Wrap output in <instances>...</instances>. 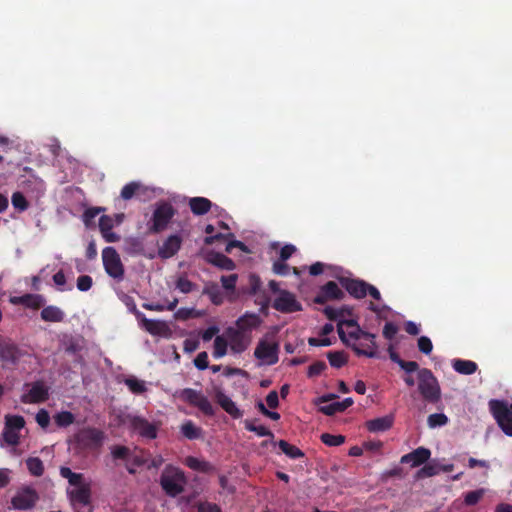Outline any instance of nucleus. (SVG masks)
Listing matches in <instances>:
<instances>
[{
	"instance_id": "nucleus-1",
	"label": "nucleus",
	"mask_w": 512,
	"mask_h": 512,
	"mask_svg": "<svg viewBox=\"0 0 512 512\" xmlns=\"http://www.w3.org/2000/svg\"><path fill=\"white\" fill-rule=\"evenodd\" d=\"M337 332L342 343L351 347L357 356H378L375 334L363 331L356 320H339Z\"/></svg>"
},
{
	"instance_id": "nucleus-2",
	"label": "nucleus",
	"mask_w": 512,
	"mask_h": 512,
	"mask_svg": "<svg viewBox=\"0 0 512 512\" xmlns=\"http://www.w3.org/2000/svg\"><path fill=\"white\" fill-rule=\"evenodd\" d=\"M187 478L183 470L167 465L160 475V485L166 495L176 497L184 492Z\"/></svg>"
},
{
	"instance_id": "nucleus-3",
	"label": "nucleus",
	"mask_w": 512,
	"mask_h": 512,
	"mask_svg": "<svg viewBox=\"0 0 512 512\" xmlns=\"http://www.w3.org/2000/svg\"><path fill=\"white\" fill-rule=\"evenodd\" d=\"M418 391L423 399L432 404H436L441 400V388L437 378L432 371L422 368L418 371Z\"/></svg>"
},
{
	"instance_id": "nucleus-4",
	"label": "nucleus",
	"mask_w": 512,
	"mask_h": 512,
	"mask_svg": "<svg viewBox=\"0 0 512 512\" xmlns=\"http://www.w3.org/2000/svg\"><path fill=\"white\" fill-rule=\"evenodd\" d=\"M106 439L105 432L95 427H84L74 435L76 446L82 451H98Z\"/></svg>"
},
{
	"instance_id": "nucleus-5",
	"label": "nucleus",
	"mask_w": 512,
	"mask_h": 512,
	"mask_svg": "<svg viewBox=\"0 0 512 512\" xmlns=\"http://www.w3.org/2000/svg\"><path fill=\"white\" fill-rule=\"evenodd\" d=\"M261 287L262 281L260 277L251 273L248 276L247 283L239 287L238 293L240 295L256 296L255 303L260 306L261 312H265L268 309L270 298Z\"/></svg>"
},
{
	"instance_id": "nucleus-6",
	"label": "nucleus",
	"mask_w": 512,
	"mask_h": 512,
	"mask_svg": "<svg viewBox=\"0 0 512 512\" xmlns=\"http://www.w3.org/2000/svg\"><path fill=\"white\" fill-rule=\"evenodd\" d=\"M102 262L105 272L108 274V276L117 282H120L124 279L125 268L121 261L120 255L114 247L109 246L102 250Z\"/></svg>"
},
{
	"instance_id": "nucleus-7",
	"label": "nucleus",
	"mask_w": 512,
	"mask_h": 512,
	"mask_svg": "<svg viewBox=\"0 0 512 512\" xmlns=\"http://www.w3.org/2000/svg\"><path fill=\"white\" fill-rule=\"evenodd\" d=\"M176 396L185 403L197 407L206 416H214L215 409L206 396L192 388H184L176 392Z\"/></svg>"
},
{
	"instance_id": "nucleus-8",
	"label": "nucleus",
	"mask_w": 512,
	"mask_h": 512,
	"mask_svg": "<svg viewBox=\"0 0 512 512\" xmlns=\"http://www.w3.org/2000/svg\"><path fill=\"white\" fill-rule=\"evenodd\" d=\"M489 407L502 431L512 437V410L509 409L508 404L505 401L493 399L490 400Z\"/></svg>"
},
{
	"instance_id": "nucleus-9",
	"label": "nucleus",
	"mask_w": 512,
	"mask_h": 512,
	"mask_svg": "<svg viewBox=\"0 0 512 512\" xmlns=\"http://www.w3.org/2000/svg\"><path fill=\"white\" fill-rule=\"evenodd\" d=\"M175 215V209L168 202H161L156 205L151 218V226L149 231L151 233H160L165 230Z\"/></svg>"
},
{
	"instance_id": "nucleus-10",
	"label": "nucleus",
	"mask_w": 512,
	"mask_h": 512,
	"mask_svg": "<svg viewBox=\"0 0 512 512\" xmlns=\"http://www.w3.org/2000/svg\"><path fill=\"white\" fill-rule=\"evenodd\" d=\"M127 419L129 428L142 438L152 440L157 437L158 426L155 423H151L141 416L128 415Z\"/></svg>"
},
{
	"instance_id": "nucleus-11",
	"label": "nucleus",
	"mask_w": 512,
	"mask_h": 512,
	"mask_svg": "<svg viewBox=\"0 0 512 512\" xmlns=\"http://www.w3.org/2000/svg\"><path fill=\"white\" fill-rule=\"evenodd\" d=\"M272 307L281 313H293L302 310L301 303L296 299L295 295L287 290L280 291L275 298Z\"/></svg>"
},
{
	"instance_id": "nucleus-12",
	"label": "nucleus",
	"mask_w": 512,
	"mask_h": 512,
	"mask_svg": "<svg viewBox=\"0 0 512 512\" xmlns=\"http://www.w3.org/2000/svg\"><path fill=\"white\" fill-rule=\"evenodd\" d=\"M134 314L139 321L141 327L153 336H167L170 328L165 321L148 319L146 316L134 308Z\"/></svg>"
},
{
	"instance_id": "nucleus-13",
	"label": "nucleus",
	"mask_w": 512,
	"mask_h": 512,
	"mask_svg": "<svg viewBox=\"0 0 512 512\" xmlns=\"http://www.w3.org/2000/svg\"><path fill=\"white\" fill-rule=\"evenodd\" d=\"M38 499L39 496L33 488L25 487L12 497L11 504L17 510H29L35 506Z\"/></svg>"
},
{
	"instance_id": "nucleus-14",
	"label": "nucleus",
	"mask_w": 512,
	"mask_h": 512,
	"mask_svg": "<svg viewBox=\"0 0 512 512\" xmlns=\"http://www.w3.org/2000/svg\"><path fill=\"white\" fill-rule=\"evenodd\" d=\"M254 356L268 365H274L278 362V344L260 340L255 348Z\"/></svg>"
},
{
	"instance_id": "nucleus-15",
	"label": "nucleus",
	"mask_w": 512,
	"mask_h": 512,
	"mask_svg": "<svg viewBox=\"0 0 512 512\" xmlns=\"http://www.w3.org/2000/svg\"><path fill=\"white\" fill-rule=\"evenodd\" d=\"M21 357L22 352L19 347L11 340L0 336V360L4 364L16 365Z\"/></svg>"
},
{
	"instance_id": "nucleus-16",
	"label": "nucleus",
	"mask_w": 512,
	"mask_h": 512,
	"mask_svg": "<svg viewBox=\"0 0 512 512\" xmlns=\"http://www.w3.org/2000/svg\"><path fill=\"white\" fill-rule=\"evenodd\" d=\"M225 334L229 340L230 348L234 353L244 352L251 340L250 336L233 327H228Z\"/></svg>"
},
{
	"instance_id": "nucleus-17",
	"label": "nucleus",
	"mask_w": 512,
	"mask_h": 512,
	"mask_svg": "<svg viewBox=\"0 0 512 512\" xmlns=\"http://www.w3.org/2000/svg\"><path fill=\"white\" fill-rule=\"evenodd\" d=\"M344 292L334 281H329L320 288L319 293L315 296L314 302L317 304H325L329 300H342Z\"/></svg>"
},
{
	"instance_id": "nucleus-18",
	"label": "nucleus",
	"mask_w": 512,
	"mask_h": 512,
	"mask_svg": "<svg viewBox=\"0 0 512 512\" xmlns=\"http://www.w3.org/2000/svg\"><path fill=\"white\" fill-rule=\"evenodd\" d=\"M214 398L219 406L233 419H239L243 416V412L237 407L236 403L223 392L222 389H214Z\"/></svg>"
},
{
	"instance_id": "nucleus-19",
	"label": "nucleus",
	"mask_w": 512,
	"mask_h": 512,
	"mask_svg": "<svg viewBox=\"0 0 512 512\" xmlns=\"http://www.w3.org/2000/svg\"><path fill=\"white\" fill-rule=\"evenodd\" d=\"M49 397V390L42 382L33 383L28 393L21 396V402L25 404L43 403Z\"/></svg>"
},
{
	"instance_id": "nucleus-20",
	"label": "nucleus",
	"mask_w": 512,
	"mask_h": 512,
	"mask_svg": "<svg viewBox=\"0 0 512 512\" xmlns=\"http://www.w3.org/2000/svg\"><path fill=\"white\" fill-rule=\"evenodd\" d=\"M431 457V451L426 447H418L400 459L402 464H410L411 467H419L425 464Z\"/></svg>"
},
{
	"instance_id": "nucleus-21",
	"label": "nucleus",
	"mask_w": 512,
	"mask_h": 512,
	"mask_svg": "<svg viewBox=\"0 0 512 512\" xmlns=\"http://www.w3.org/2000/svg\"><path fill=\"white\" fill-rule=\"evenodd\" d=\"M342 287L354 298L362 299L367 295L368 283L360 279L341 278Z\"/></svg>"
},
{
	"instance_id": "nucleus-22",
	"label": "nucleus",
	"mask_w": 512,
	"mask_h": 512,
	"mask_svg": "<svg viewBox=\"0 0 512 512\" xmlns=\"http://www.w3.org/2000/svg\"><path fill=\"white\" fill-rule=\"evenodd\" d=\"M182 238L179 235L169 236L158 249V255L162 259L173 257L181 248Z\"/></svg>"
},
{
	"instance_id": "nucleus-23",
	"label": "nucleus",
	"mask_w": 512,
	"mask_h": 512,
	"mask_svg": "<svg viewBox=\"0 0 512 512\" xmlns=\"http://www.w3.org/2000/svg\"><path fill=\"white\" fill-rule=\"evenodd\" d=\"M261 323L262 319L259 315L246 312L244 315L237 319L236 329L241 330L246 334L247 332H251L253 329L258 328Z\"/></svg>"
},
{
	"instance_id": "nucleus-24",
	"label": "nucleus",
	"mask_w": 512,
	"mask_h": 512,
	"mask_svg": "<svg viewBox=\"0 0 512 512\" xmlns=\"http://www.w3.org/2000/svg\"><path fill=\"white\" fill-rule=\"evenodd\" d=\"M206 260L221 270L232 271L236 268L235 262L220 252L208 253Z\"/></svg>"
},
{
	"instance_id": "nucleus-25",
	"label": "nucleus",
	"mask_w": 512,
	"mask_h": 512,
	"mask_svg": "<svg viewBox=\"0 0 512 512\" xmlns=\"http://www.w3.org/2000/svg\"><path fill=\"white\" fill-rule=\"evenodd\" d=\"M394 422L392 415L375 418L366 422V428L369 432L378 433L389 430Z\"/></svg>"
},
{
	"instance_id": "nucleus-26",
	"label": "nucleus",
	"mask_w": 512,
	"mask_h": 512,
	"mask_svg": "<svg viewBox=\"0 0 512 512\" xmlns=\"http://www.w3.org/2000/svg\"><path fill=\"white\" fill-rule=\"evenodd\" d=\"M354 403L353 399L348 397L343 401L333 402L331 404L320 406L319 411L327 416L335 415L336 413L344 412L347 408L352 406Z\"/></svg>"
},
{
	"instance_id": "nucleus-27",
	"label": "nucleus",
	"mask_w": 512,
	"mask_h": 512,
	"mask_svg": "<svg viewBox=\"0 0 512 512\" xmlns=\"http://www.w3.org/2000/svg\"><path fill=\"white\" fill-rule=\"evenodd\" d=\"M189 207L194 215L201 216L210 211L212 202L205 197H193L189 200Z\"/></svg>"
},
{
	"instance_id": "nucleus-28",
	"label": "nucleus",
	"mask_w": 512,
	"mask_h": 512,
	"mask_svg": "<svg viewBox=\"0 0 512 512\" xmlns=\"http://www.w3.org/2000/svg\"><path fill=\"white\" fill-rule=\"evenodd\" d=\"M184 464L191 470L197 472L210 473L214 470V467L210 462L201 460L194 456H187L184 460Z\"/></svg>"
},
{
	"instance_id": "nucleus-29",
	"label": "nucleus",
	"mask_w": 512,
	"mask_h": 512,
	"mask_svg": "<svg viewBox=\"0 0 512 512\" xmlns=\"http://www.w3.org/2000/svg\"><path fill=\"white\" fill-rule=\"evenodd\" d=\"M202 294L207 295L214 305L219 306L224 302L223 293L215 282L207 283L203 288Z\"/></svg>"
},
{
	"instance_id": "nucleus-30",
	"label": "nucleus",
	"mask_w": 512,
	"mask_h": 512,
	"mask_svg": "<svg viewBox=\"0 0 512 512\" xmlns=\"http://www.w3.org/2000/svg\"><path fill=\"white\" fill-rule=\"evenodd\" d=\"M452 367L457 373L462 375L474 374L478 369L476 362L464 359H454L452 362Z\"/></svg>"
},
{
	"instance_id": "nucleus-31",
	"label": "nucleus",
	"mask_w": 512,
	"mask_h": 512,
	"mask_svg": "<svg viewBox=\"0 0 512 512\" xmlns=\"http://www.w3.org/2000/svg\"><path fill=\"white\" fill-rule=\"evenodd\" d=\"M72 501H75L83 506L90 503L91 499V487L90 484L78 487L70 492Z\"/></svg>"
},
{
	"instance_id": "nucleus-32",
	"label": "nucleus",
	"mask_w": 512,
	"mask_h": 512,
	"mask_svg": "<svg viewBox=\"0 0 512 512\" xmlns=\"http://www.w3.org/2000/svg\"><path fill=\"white\" fill-rule=\"evenodd\" d=\"M59 472L61 477L67 479L70 485L76 486L77 488L89 484L84 483V475L82 473H75L69 467L62 466Z\"/></svg>"
},
{
	"instance_id": "nucleus-33",
	"label": "nucleus",
	"mask_w": 512,
	"mask_h": 512,
	"mask_svg": "<svg viewBox=\"0 0 512 512\" xmlns=\"http://www.w3.org/2000/svg\"><path fill=\"white\" fill-rule=\"evenodd\" d=\"M41 318L46 322H62L65 314L57 306L50 305L42 309Z\"/></svg>"
},
{
	"instance_id": "nucleus-34",
	"label": "nucleus",
	"mask_w": 512,
	"mask_h": 512,
	"mask_svg": "<svg viewBox=\"0 0 512 512\" xmlns=\"http://www.w3.org/2000/svg\"><path fill=\"white\" fill-rule=\"evenodd\" d=\"M257 419L245 420L244 427L247 431L254 432L259 437H269L271 441L274 439V434L264 425H257Z\"/></svg>"
},
{
	"instance_id": "nucleus-35",
	"label": "nucleus",
	"mask_w": 512,
	"mask_h": 512,
	"mask_svg": "<svg viewBox=\"0 0 512 512\" xmlns=\"http://www.w3.org/2000/svg\"><path fill=\"white\" fill-rule=\"evenodd\" d=\"M19 303L31 309H39L44 306L45 298L40 294H25L19 297Z\"/></svg>"
},
{
	"instance_id": "nucleus-36",
	"label": "nucleus",
	"mask_w": 512,
	"mask_h": 512,
	"mask_svg": "<svg viewBox=\"0 0 512 512\" xmlns=\"http://www.w3.org/2000/svg\"><path fill=\"white\" fill-rule=\"evenodd\" d=\"M181 433L185 438L195 440L202 436V429L196 426L191 420H188L182 424Z\"/></svg>"
},
{
	"instance_id": "nucleus-37",
	"label": "nucleus",
	"mask_w": 512,
	"mask_h": 512,
	"mask_svg": "<svg viewBox=\"0 0 512 512\" xmlns=\"http://www.w3.org/2000/svg\"><path fill=\"white\" fill-rule=\"evenodd\" d=\"M277 445L281 451L291 459H298L304 457V453L296 446L289 444L285 440H280Z\"/></svg>"
},
{
	"instance_id": "nucleus-38",
	"label": "nucleus",
	"mask_w": 512,
	"mask_h": 512,
	"mask_svg": "<svg viewBox=\"0 0 512 512\" xmlns=\"http://www.w3.org/2000/svg\"><path fill=\"white\" fill-rule=\"evenodd\" d=\"M329 364L334 368H341L348 362L344 351H329L327 353Z\"/></svg>"
},
{
	"instance_id": "nucleus-39",
	"label": "nucleus",
	"mask_w": 512,
	"mask_h": 512,
	"mask_svg": "<svg viewBox=\"0 0 512 512\" xmlns=\"http://www.w3.org/2000/svg\"><path fill=\"white\" fill-rule=\"evenodd\" d=\"M26 466L31 475L39 477L44 473V465L40 458L29 457L26 460Z\"/></svg>"
},
{
	"instance_id": "nucleus-40",
	"label": "nucleus",
	"mask_w": 512,
	"mask_h": 512,
	"mask_svg": "<svg viewBox=\"0 0 512 512\" xmlns=\"http://www.w3.org/2000/svg\"><path fill=\"white\" fill-rule=\"evenodd\" d=\"M5 426L10 430L19 432L25 426V419L21 415H6Z\"/></svg>"
},
{
	"instance_id": "nucleus-41",
	"label": "nucleus",
	"mask_w": 512,
	"mask_h": 512,
	"mask_svg": "<svg viewBox=\"0 0 512 512\" xmlns=\"http://www.w3.org/2000/svg\"><path fill=\"white\" fill-rule=\"evenodd\" d=\"M228 341L223 337L217 335L214 340L213 357L219 359L226 355Z\"/></svg>"
},
{
	"instance_id": "nucleus-42",
	"label": "nucleus",
	"mask_w": 512,
	"mask_h": 512,
	"mask_svg": "<svg viewBox=\"0 0 512 512\" xmlns=\"http://www.w3.org/2000/svg\"><path fill=\"white\" fill-rule=\"evenodd\" d=\"M54 420L59 427H68L75 421V416L70 411H61L54 416Z\"/></svg>"
},
{
	"instance_id": "nucleus-43",
	"label": "nucleus",
	"mask_w": 512,
	"mask_h": 512,
	"mask_svg": "<svg viewBox=\"0 0 512 512\" xmlns=\"http://www.w3.org/2000/svg\"><path fill=\"white\" fill-rule=\"evenodd\" d=\"M176 289L184 294H188L196 289V284L190 281L185 275H181L175 282Z\"/></svg>"
},
{
	"instance_id": "nucleus-44",
	"label": "nucleus",
	"mask_w": 512,
	"mask_h": 512,
	"mask_svg": "<svg viewBox=\"0 0 512 512\" xmlns=\"http://www.w3.org/2000/svg\"><path fill=\"white\" fill-rule=\"evenodd\" d=\"M105 209L102 207H90L86 209L82 215V220L86 227L94 224V219Z\"/></svg>"
},
{
	"instance_id": "nucleus-45",
	"label": "nucleus",
	"mask_w": 512,
	"mask_h": 512,
	"mask_svg": "<svg viewBox=\"0 0 512 512\" xmlns=\"http://www.w3.org/2000/svg\"><path fill=\"white\" fill-rule=\"evenodd\" d=\"M320 439L325 445L330 447L340 446L345 442V436L340 434L334 435L330 433H323L321 434Z\"/></svg>"
},
{
	"instance_id": "nucleus-46",
	"label": "nucleus",
	"mask_w": 512,
	"mask_h": 512,
	"mask_svg": "<svg viewBox=\"0 0 512 512\" xmlns=\"http://www.w3.org/2000/svg\"><path fill=\"white\" fill-rule=\"evenodd\" d=\"M125 384L128 386L130 391L134 394H142L146 391V386L144 381H141L137 378L131 377L125 380Z\"/></svg>"
},
{
	"instance_id": "nucleus-47",
	"label": "nucleus",
	"mask_w": 512,
	"mask_h": 512,
	"mask_svg": "<svg viewBox=\"0 0 512 512\" xmlns=\"http://www.w3.org/2000/svg\"><path fill=\"white\" fill-rule=\"evenodd\" d=\"M439 473V465L436 463H428L425 464L421 469L417 472V478H426L432 477Z\"/></svg>"
},
{
	"instance_id": "nucleus-48",
	"label": "nucleus",
	"mask_w": 512,
	"mask_h": 512,
	"mask_svg": "<svg viewBox=\"0 0 512 512\" xmlns=\"http://www.w3.org/2000/svg\"><path fill=\"white\" fill-rule=\"evenodd\" d=\"M427 423L430 428L441 427L448 423V417L443 413H434L428 416Z\"/></svg>"
},
{
	"instance_id": "nucleus-49",
	"label": "nucleus",
	"mask_w": 512,
	"mask_h": 512,
	"mask_svg": "<svg viewBox=\"0 0 512 512\" xmlns=\"http://www.w3.org/2000/svg\"><path fill=\"white\" fill-rule=\"evenodd\" d=\"M11 201L13 207L21 212L27 210L29 207L28 201L21 192H14Z\"/></svg>"
},
{
	"instance_id": "nucleus-50",
	"label": "nucleus",
	"mask_w": 512,
	"mask_h": 512,
	"mask_svg": "<svg viewBox=\"0 0 512 512\" xmlns=\"http://www.w3.org/2000/svg\"><path fill=\"white\" fill-rule=\"evenodd\" d=\"M2 438L8 445L17 446L20 441V434L19 432L10 430L5 426L2 432Z\"/></svg>"
},
{
	"instance_id": "nucleus-51",
	"label": "nucleus",
	"mask_w": 512,
	"mask_h": 512,
	"mask_svg": "<svg viewBox=\"0 0 512 512\" xmlns=\"http://www.w3.org/2000/svg\"><path fill=\"white\" fill-rule=\"evenodd\" d=\"M237 280H238L237 274H230L228 276L223 275L220 278L222 287L228 292L235 291Z\"/></svg>"
},
{
	"instance_id": "nucleus-52",
	"label": "nucleus",
	"mask_w": 512,
	"mask_h": 512,
	"mask_svg": "<svg viewBox=\"0 0 512 512\" xmlns=\"http://www.w3.org/2000/svg\"><path fill=\"white\" fill-rule=\"evenodd\" d=\"M139 188L140 184L134 181L126 184L121 190V198L124 200H130Z\"/></svg>"
},
{
	"instance_id": "nucleus-53",
	"label": "nucleus",
	"mask_w": 512,
	"mask_h": 512,
	"mask_svg": "<svg viewBox=\"0 0 512 512\" xmlns=\"http://www.w3.org/2000/svg\"><path fill=\"white\" fill-rule=\"evenodd\" d=\"M199 316V313L193 309V308H179L175 314H174V317L175 319L177 320H182V321H186L190 318H194V317H198Z\"/></svg>"
},
{
	"instance_id": "nucleus-54",
	"label": "nucleus",
	"mask_w": 512,
	"mask_h": 512,
	"mask_svg": "<svg viewBox=\"0 0 512 512\" xmlns=\"http://www.w3.org/2000/svg\"><path fill=\"white\" fill-rule=\"evenodd\" d=\"M483 495H484L483 489L469 491L465 495L464 503L467 506L476 505L480 501V499L483 497Z\"/></svg>"
},
{
	"instance_id": "nucleus-55",
	"label": "nucleus",
	"mask_w": 512,
	"mask_h": 512,
	"mask_svg": "<svg viewBox=\"0 0 512 512\" xmlns=\"http://www.w3.org/2000/svg\"><path fill=\"white\" fill-rule=\"evenodd\" d=\"M130 449L126 446L116 445L112 447L111 454L114 459L126 460L130 456Z\"/></svg>"
},
{
	"instance_id": "nucleus-56",
	"label": "nucleus",
	"mask_w": 512,
	"mask_h": 512,
	"mask_svg": "<svg viewBox=\"0 0 512 512\" xmlns=\"http://www.w3.org/2000/svg\"><path fill=\"white\" fill-rule=\"evenodd\" d=\"M326 368L327 365L324 361H316L309 366L307 376L309 378L316 377L320 375Z\"/></svg>"
},
{
	"instance_id": "nucleus-57",
	"label": "nucleus",
	"mask_w": 512,
	"mask_h": 512,
	"mask_svg": "<svg viewBox=\"0 0 512 512\" xmlns=\"http://www.w3.org/2000/svg\"><path fill=\"white\" fill-rule=\"evenodd\" d=\"M92 285L93 279L89 275H81L77 278V288L82 292L90 290Z\"/></svg>"
},
{
	"instance_id": "nucleus-58",
	"label": "nucleus",
	"mask_w": 512,
	"mask_h": 512,
	"mask_svg": "<svg viewBox=\"0 0 512 512\" xmlns=\"http://www.w3.org/2000/svg\"><path fill=\"white\" fill-rule=\"evenodd\" d=\"M272 271L280 276H286L289 274L290 267L285 261L277 260L273 263Z\"/></svg>"
},
{
	"instance_id": "nucleus-59",
	"label": "nucleus",
	"mask_w": 512,
	"mask_h": 512,
	"mask_svg": "<svg viewBox=\"0 0 512 512\" xmlns=\"http://www.w3.org/2000/svg\"><path fill=\"white\" fill-rule=\"evenodd\" d=\"M418 348L422 353L428 355L433 349L432 341L427 336H421L418 339Z\"/></svg>"
},
{
	"instance_id": "nucleus-60",
	"label": "nucleus",
	"mask_w": 512,
	"mask_h": 512,
	"mask_svg": "<svg viewBox=\"0 0 512 512\" xmlns=\"http://www.w3.org/2000/svg\"><path fill=\"white\" fill-rule=\"evenodd\" d=\"M194 365L196 368H198L199 370H205L208 368L209 366V362H208V354L207 352L203 351V352H200L196 358L194 359Z\"/></svg>"
},
{
	"instance_id": "nucleus-61",
	"label": "nucleus",
	"mask_w": 512,
	"mask_h": 512,
	"mask_svg": "<svg viewBox=\"0 0 512 512\" xmlns=\"http://www.w3.org/2000/svg\"><path fill=\"white\" fill-rule=\"evenodd\" d=\"M35 419H36V422L38 423V425L42 428L48 427V425L50 423V415H49L48 411L45 409H40L37 412Z\"/></svg>"
},
{
	"instance_id": "nucleus-62",
	"label": "nucleus",
	"mask_w": 512,
	"mask_h": 512,
	"mask_svg": "<svg viewBox=\"0 0 512 512\" xmlns=\"http://www.w3.org/2000/svg\"><path fill=\"white\" fill-rule=\"evenodd\" d=\"M114 227L113 219L108 215H103L99 219V230L101 233L112 230Z\"/></svg>"
},
{
	"instance_id": "nucleus-63",
	"label": "nucleus",
	"mask_w": 512,
	"mask_h": 512,
	"mask_svg": "<svg viewBox=\"0 0 512 512\" xmlns=\"http://www.w3.org/2000/svg\"><path fill=\"white\" fill-rule=\"evenodd\" d=\"M398 332V327L393 322H386L383 328V336L388 339L392 340L396 336Z\"/></svg>"
},
{
	"instance_id": "nucleus-64",
	"label": "nucleus",
	"mask_w": 512,
	"mask_h": 512,
	"mask_svg": "<svg viewBox=\"0 0 512 512\" xmlns=\"http://www.w3.org/2000/svg\"><path fill=\"white\" fill-rule=\"evenodd\" d=\"M197 512H222L221 508L211 502H202L197 507Z\"/></svg>"
}]
</instances>
